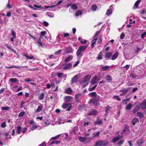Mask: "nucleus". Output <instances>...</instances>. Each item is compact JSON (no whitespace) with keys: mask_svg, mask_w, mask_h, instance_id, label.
<instances>
[{"mask_svg":"<svg viewBox=\"0 0 146 146\" xmlns=\"http://www.w3.org/2000/svg\"><path fill=\"white\" fill-rule=\"evenodd\" d=\"M99 96L98 95L96 92H92V103L95 106L99 105L98 103Z\"/></svg>","mask_w":146,"mask_h":146,"instance_id":"f257e3e1","label":"nucleus"},{"mask_svg":"<svg viewBox=\"0 0 146 146\" xmlns=\"http://www.w3.org/2000/svg\"><path fill=\"white\" fill-rule=\"evenodd\" d=\"M108 143V142L106 140H100L98 141L96 145V146H102L107 145Z\"/></svg>","mask_w":146,"mask_h":146,"instance_id":"f03ea898","label":"nucleus"},{"mask_svg":"<svg viewBox=\"0 0 146 146\" xmlns=\"http://www.w3.org/2000/svg\"><path fill=\"white\" fill-rule=\"evenodd\" d=\"M91 77V76L89 74L83 77L82 78V82L83 83H85L88 81Z\"/></svg>","mask_w":146,"mask_h":146,"instance_id":"7ed1b4c3","label":"nucleus"},{"mask_svg":"<svg viewBox=\"0 0 146 146\" xmlns=\"http://www.w3.org/2000/svg\"><path fill=\"white\" fill-rule=\"evenodd\" d=\"M72 107V106L70 104H67L65 103H64L62 106V108L64 109H66L68 108L67 110L68 111L70 110Z\"/></svg>","mask_w":146,"mask_h":146,"instance_id":"20e7f679","label":"nucleus"},{"mask_svg":"<svg viewBox=\"0 0 146 146\" xmlns=\"http://www.w3.org/2000/svg\"><path fill=\"white\" fill-rule=\"evenodd\" d=\"M90 135L89 134H86L85 135V137L80 136L78 137L79 141L81 142H84L86 139H87V137Z\"/></svg>","mask_w":146,"mask_h":146,"instance_id":"39448f33","label":"nucleus"},{"mask_svg":"<svg viewBox=\"0 0 146 146\" xmlns=\"http://www.w3.org/2000/svg\"><path fill=\"white\" fill-rule=\"evenodd\" d=\"M78 75H76L72 78L71 81V84H73L74 83H76L78 79Z\"/></svg>","mask_w":146,"mask_h":146,"instance_id":"423d86ee","label":"nucleus"},{"mask_svg":"<svg viewBox=\"0 0 146 146\" xmlns=\"http://www.w3.org/2000/svg\"><path fill=\"white\" fill-rule=\"evenodd\" d=\"M100 80H99L98 77L95 76L92 79V84H95L98 83V81Z\"/></svg>","mask_w":146,"mask_h":146,"instance_id":"0eeeda50","label":"nucleus"},{"mask_svg":"<svg viewBox=\"0 0 146 146\" xmlns=\"http://www.w3.org/2000/svg\"><path fill=\"white\" fill-rule=\"evenodd\" d=\"M87 47V46H80L77 50L84 53V51L86 50Z\"/></svg>","mask_w":146,"mask_h":146,"instance_id":"6e6552de","label":"nucleus"},{"mask_svg":"<svg viewBox=\"0 0 146 146\" xmlns=\"http://www.w3.org/2000/svg\"><path fill=\"white\" fill-rule=\"evenodd\" d=\"M83 53L77 50L76 51V55L78 59H80L82 57Z\"/></svg>","mask_w":146,"mask_h":146,"instance_id":"1a4fd4ad","label":"nucleus"},{"mask_svg":"<svg viewBox=\"0 0 146 146\" xmlns=\"http://www.w3.org/2000/svg\"><path fill=\"white\" fill-rule=\"evenodd\" d=\"M65 51L66 54H68L72 52L73 50L72 47H69L66 48Z\"/></svg>","mask_w":146,"mask_h":146,"instance_id":"9d476101","label":"nucleus"},{"mask_svg":"<svg viewBox=\"0 0 146 146\" xmlns=\"http://www.w3.org/2000/svg\"><path fill=\"white\" fill-rule=\"evenodd\" d=\"M94 124L95 125L99 124L101 125L103 124V122L99 118H98L96 121L94 122Z\"/></svg>","mask_w":146,"mask_h":146,"instance_id":"9b49d317","label":"nucleus"},{"mask_svg":"<svg viewBox=\"0 0 146 146\" xmlns=\"http://www.w3.org/2000/svg\"><path fill=\"white\" fill-rule=\"evenodd\" d=\"M72 56L71 55H70L65 59L64 62H65V63L67 62L72 60Z\"/></svg>","mask_w":146,"mask_h":146,"instance_id":"f8f14e48","label":"nucleus"},{"mask_svg":"<svg viewBox=\"0 0 146 146\" xmlns=\"http://www.w3.org/2000/svg\"><path fill=\"white\" fill-rule=\"evenodd\" d=\"M140 107L143 109H145L146 108V99L144 100L141 103Z\"/></svg>","mask_w":146,"mask_h":146,"instance_id":"ddd939ff","label":"nucleus"},{"mask_svg":"<svg viewBox=\"0 0 146 146\" xmlns=\"http://www.w3.org/2000/svg\"><path fill=\"white\" fill-rule=\"evenodd\" d=\"M112 54V53L110 52H107L106 54L105 58L107 60L108 59H110V58L111 57Z\"/></svg>","mask_w":146,"mask_h":146,"instance_id":"4468645a","label":"nucleus"},{"mask_svg":"<svg viewBox=\"0 0 146 146\" xmlns=\"http://www.w3.org/2000/svg\"><path fill=\"white\" fill-rule=\"evenodd\" d=\"M123 136L121 135H119L117 137H114L112 141L113 142H114L118 140L123 137Z\"/></svg>","mask_w":146,"mask_h":146,"instance_id":"2eb2a0df","label":"nucleus"},{"mask_svg":"<svg viewBox=\"0 0 146 146\" xmlns=\"http://www.w3.org/2000/svg\"><path fill=\"white\" fill-rule=\"evenodd\" d=\"M131 88V87H128L127 89L123 88L119 90V92H123L124 93H125L128 92L130 90Z\"/></svg>","mask_w":146,"mask_h":146,"instance_id":"dca6fc26","label":"nucleus"},{"mask_svg":"<svg viewBox=\"0 0 146 146\" xmlns=\"http://www.w3.org/2000/svg\"><path fill=\"white\" fill-rule=\"evenodd\" d=\"M106 79L108 82H110L112 81V77L109 75H107L106 76Z\"/></svg>","mask_w":146,"mask_h":146,"instance_id":"f3484780","label":"nucleus"},{"mask_svg":"<svg viewBox=\"0 0 146 146\" xmlns=\"http://www.w3.org/2000/svg\"><path fill=\"white\" fill-rule=\"evenodd\" d=\"M81 94H78L77 95H75L76 102H78V104H79V103L80 102L79 98L80 96H81Z\"/></svg>","mask_w":146,"mask_h":146,"instance_id":"a211bd4d","label":"nucleus"},{"mask_svg":"<svg viewBox=\"0 0 146 146\" xmlns=\"http://www.w3.org/2000/svg\"><path fill=\"white\" fill-rule=\"evenodd\" d=\"M110 66H103L101 68V70L102 71H105L109 69Z\"/></svg>","mask_w":146,"mask_h":146,"instance_id":"6ab92c4d","label":"nucleus"},{"mask_svg":"<svg viewBox=\"0 0 146 146\" xmlns=\"http://www.w3.org/2000/svg\"><path fill=\"white\" fill-rule=\"evenodd\" d=\"M129 132V127L127 126L124 128L123 131L122 132V134H125V133L126 134H128Z\"/></svg>","mask_w":146,"mask_h":146,"instance_id":"aec40b11","label":"nucleus"},{"mask_svg":"<svg viewBox=\"0 0 146 146\" xmlns=\"http://www.w3.org/2000/svg\"><path fill=\"white\" fill-rule=\"evenodd\" d=\"M23 56H24L26 57H27V58L30 59H35L34 57L33 56H31L29 57L27 55V54H25V53H24L23 54Z\"/></svg>","mask_w":146,"mask_h":146,"instance_id":"412c9836","label":"nucleus"},{"mask_svg":"<svg viewBox=\"0 0 146 146\" xmlns=\"http://www.w3.org/2000/svg\"><path fill=\"white\" fill-rule=\"evenodd\" d=\"M118 55V53L116 52L111 57V59L113 60H115L117 57Z\"/></svg>","mask_w":146,"mask_h":146,"instance_id":"4be33fe9","label":"nucleus"},{"mask_svg":"<svg viewBox=\"0 0 146 146\" xmlns=\"http://www.w3.org/2000/svg\"><path fill=\"white\" fill-rule=\"evenodd\" d=\"M130 99L129 98H127L122 100V103L123 104L126 105L127 102H129Z\"/></svg>","mask_w":146,"mask_h":146,"instance_id":"5701e85b","label":"nucleus"},{"mask_svg":"<svg viewBox=\"0 0 146 146\" xmlns=\"http://www.w3.org/2000/svg\"><path fill=\"white\" fill-rule=\"evenodd\" d=\"M78 40L79 41H80V42L82 44H85L87 43V40H84L82 39V38L80 37H79L78 38Z\"/></svg>","mask_w":146,"mask_h":146,"instance_id":"b1692460","label":"nucleus"},{"mask_svg":"<svg viewBox=\"0 0 146 146\" xmlns=\"http://www.w3.org/2000/svg\"><path fill=\"white\" fill-rule=\"evenodd\" d=\"M72 92V90L70 88H68L65 90V92L67 94H71Z\"/></svg>","mask_w":146,"mask_h":146,"instance_id":"393cba45","label":"nucleus"},{"mask_svg":"<svg viewBox=\"0 0 146 146\" xmlns=\"http://www.w3.org/2000/svg\"><path fill=\"white\" fill-rule=\"evenodd\" d=\"M42 105L41 104H40V105L38 106L37 109L36 110L35 112L37 113L41 111L42 108Z\"/></svg>","mask_w":146,"mask_h":146,"instance_id":"a878e982","label":"nucleus"},{"mask_svg":"<svg viewBox=\"0 0 146 146\" xmlns=\"http://www.w3.org/2000/svg\"><path fill=\"white\" fill-rule=\"evenodd\" d=\"M71 9L74 10H76L78 9V6L75 3H73L71 5Z\"/></svg>","mask_w":146,"mask_h":146,"instance_id":"bb28decb","label":"nucleus"},{"mask_svg":"<svg viewBox=\"0 0 146 146\" xmlns=\"http://www.w3.org/2000/svg\"><path fill=\"white\" fill-rule=\"evenodd\" d=\"M72 67V64L70 63H69L64 67V69H68Z\"/></svg>","mask_w":146,"mask_h":146,"instance_id":"cd10ccee","label":"nucleus"},{"mask_svg":"<svg viewBox=\"0 0 146 146\" xmlns=\"http://www.w3.org/2000/svg\"><path fill=\"white\" fill-rule=\"evenodd\" d=\"M133 105L132 104L129 103L126 105V108L128 110H131L132 107Z\"/></svg>","mask_w":146,"mask_h":146,"instance_id":"c85d7f7f","label":"nucleus"},{"mask_svg":"<svg viewBox=\"0 0 146 146\" xmlns=\"http://www.w3.org/2000/svg\"><path fill=\"white\" fill-rule=\"evenodd\" d=\"M98 8L97 6L95 4H93L92 5V11H96Z\"/></svg>","mask_w":146,"mask_h":146,"instance_id":"c756f323","label":"nucleus"},{"mask_svg":"<svg viewBox=\"0 0 146 146\" xmlns=\"http://www.w3.org/2000/svg\"><path fill=\"white\" fill-rule=\"evenodd\" d=\"M21 129V127L20 126H17V127L16 133L18 134H20Z\"/></svg>","mask_w":146,"mask_h":146,"instance_id":"7c9ffc66","label":"nucleus"},{"mask_svg":"<svg viewBox=\"0 0 146 146\" xmlns=\"http://www.w3.org/2000/svg\"><path fill=\"white\" fill-rule=\"evenodd\" d=\"M105 108H106L105 112L106 113L105 115H107L108 114L109 111L110 110L111 107L108 106L107 107H105Z\"/></svg>","mask_w":146,"mask_h":146,"instance_id":"2f4dec72","label":"nucleus"},{"mask_svg":"<svg viewBox=\"0 0 146 146\" xmlns=\"http://www.w3.org/2000/svg\"><path fill=\"white\" fill-rule=\"evenodd\" d=\"M71 100V98L70 96H66L64 97V100L66 102H70Z\"/></svg>","mask_w":146,"mask_h":146,"instance_id":"473e14b6","label":"nucleus"},{"mask_svg":"<svg viewBox=\"0 0 146 146\" xmlns=\"http://www.w3.org/2000/svg\"><path fill=\"white\" fill-rule=\"evenodd\" d=\"M82 12L80 10H78L76 11L75 15L76 16H78L82 15Z\"/></svg>","mask_w":146,"mask_h":146,"instance_id":"72a5a7b5","label":"nucleus"},{"mask_svg":"<svg viewBox=\"0 0 146 146\" xmlns=\"http://www.w3.org/2000/svg\"><path fill=\"white\" fill-rule=\"evenodd\" d=\"M85 105H78V109L80 110H83L85 108Z\"/></svg>","mask_w":146,"mask_h":146,"instance_id":"f704fd0d","label":"nucleus"},{"mask_svg":"<svg viewBox=\"0 0 146 146\" xmlns=\"http://www.w3.org/2000/svg\"><path fill=\"white\" fill-rule=\"evenodd\" d=\"M9 81L11 82L16 83L18 81V80L16 78H11L9 79Z\"/></svg>","mask_w":146,"mask_h":146,"instance_id":"c9c22d12","label":"nucleus"},{"mask_svg":"<svg viewBox=\"0 0 146 146\" xmlns=\"http://www.w3.org/2000/svg\"><path fill=\"white\" fill-rule=\"evenodd\" d=\"M138 121V119L136 117L134 118L132 121V123L133 125H134L135 123Z\"/></svg>","mask_w":146,"mask_h":146,"instance_id":"e433bc0d","label":"nucleus"},{"mask_svg":"<svg viewBox=\"0 0 146 146\" xmlns=\"http://www.w3.org/2000/svg\"><path fill=\"white\" fill-rule=\"evenodd\" d=\"M112 10L111 9H110L108 10L106 13V14L107 15H109L112 14Z\"/></svg>","mask_w":146,"mask_h":146,"instance_id":"4c0bfd02","label":"nucleus"},{"mask_svg":"<svg viewBox=\"0 0 146 146\" xmlns=\"http://www.w3.org/2000/svg\"><path fill=\"white\" fill-rule=\"evenodd\" d=\"M44 93H41L39 96V100H43L44 96Z\"/></svg>","mask_w":146,"mask_h":146,"instance_id":"58836bf2","label":"nucleus"},{"mask_svg":"<svg viewBox=\"0 0 146 146\" xmlns=\"http://www.w3.org/2000/svg\"><path fill=\"white\" fill-rule=\"evenodd\" d=\"M98 39V37L96 38H94L93 40L92 41V48L94 47V45L96 43L97 40Z\"/></svg>","mask_w":146,"mask_h":146,"instance_id":"ea45409f","label":"nucleus"},{"mask_svg":"<svg viewBox=\"0 0 146 146\" xmlns=\"http://www.w3.org/2000/svg\"><path fill=\"white\" fill-rule=\"evenodd\" d=\"M100 131H98L96 133H94L93 134V137H98L100 133Z\"/></svg>","mask_w":146,"mask_h":146,"instance_id":"a19ab883","label":"nucleus"},{"mask_svg":"<svg viewBox=\"0 0 146 146\" xmlns=\"http://www.w3.org/2000/svg\"><path fill=\"white\" fill-rule=\"evenodd\" d=\"M25 112L24 111L21 112L19 114V117H21L23 116L25 114Z\"/></svg>","mask_w":146,"mask_h":146,"instance_id":"79ce46f5","label":"nucleus"},{"mask_svg":"<svg viewBox=\"0 0 146 146\" xmlns=\"http://www.w3.org/2000/svg\"><path fill=\"white\" fill-rule=\"evenodd\" d=\"M11 35L13 36V37L14 38H16V34L15 32L13 29L11 30Z\"/></svg>","mask_w":146,"mask_h":146,"instance_id":"37998d69","label":"nucleus"},{"mask_svg":"<svg viewBox=\"0 0 146 146\" xmlns=\"http://www.w3.org/2000/svg\"><path fill=\"white\" fill-rule=\"evenodd\" d=\"M98 60L102 59V52H101L99 54L98 57L97 58Z\"/></svg>","mask_w":146,"mask_h":146,"instance_id":"c03bdc74","label":"nucleus"},{"mask_svg":"<svg viewBox=\"0 0 146 146\" xmlns=\"http://www.w3.org/2000/svg\"><path fill=\"white\" fill-rule=\"evenodd\" d=\"M9 109V107L8 106L2 107L1 110H8Z\"/></svg>","mask_w":146,"mask_h":146,"instance_id":"a18cd8bd","label":"nucleus"},{"mask_svg":"<svg viewBox=\"0 0 146 146\" xmlns=\"http://www.w3.org/2000/svg\"><path fill=\"white\" fill-rule=\"evenodd\" d=\"M140 1H137L134 4V7L135 8H137V7Z\"/></svg>","mask_w":146,"mask_h":146,"instance_id":"49530a36","label":"nucleus"},{"mask_svg":"<svg viewBox=\"0 0 146 146\" xmlns=\"http://www.w3.org/2000/svg\"><path fill=\"white\" fill-rule=\"evenodd\" d=\"M37 43L39 44V45H38V46H40L42 47H43V45H42V43L41 41V40H40V41L39 40H38L37 41Z\"/></svg>","mask_w":146,"mask_h":146,"instance_id":"de8ad7c7","label":"nucleus"},{"mask_svg":"<svg viewBox=\"0 0 146 146\" xmlns=\"http://www.w3.org/2000/svg\"><path fill=\"white\" fill-rule=\"evenodd\" d=\"M137 114L138 117H141L143 116V114L141 112H138L137 113Z\"/></svg>","mask_w":146,"mask_h":146,"instance_id":"09e8293b","label":"nucleus"},{"mask_svg":"<svg viewBox=\"0 0 146 146\" xmlns=\"http://www.w3.org/2000/svg\"><path fill=\"white\" fill-rule=\"evenodd\" d=\"M138 143L139 145H141L144 143V141L143 139H141L139 140Z\"/></svg>","mask_w":146,"mask_h":146,"instance_id":"8fccbe9b","label":"nucleus"},{"mask_svg":"<svg viewBox=\"0 0 146 146\" xmlns=\"http://www.w3.org/2000/svg\"><path fill=\"white\" fill-rule=\"evenodd\" d=\"M6 126V122L5 121H4L3 123L1 124V127L2 128H5Z\"/></svg>","mask_w":146,"mask_h":146,"instance_id":"3c124183","label":"nucleus"},{"mask_svg":"<svg viewBox=\"0 0 146 146\" xmlns=\"http://www.w3.org/2000/svg\"><path fill=\"white\" fill-rule=\"evenodd\" d=\"M46 32L45 31H42L40 32V35L43 36H44L46 34Z\"/></svg>","mask_w":146,"mask_h":146,"instance_id":"603ef678","label":"nucleus"},{"mask_svg":"<svg viewBox=\"0 0 146 146\" xmlns=\"http://www.w3.org/2000/svg\"><path fill=\"white\" fill-rule=\"evenodd\" d=\"M48 16L50 17H52L54 16V15L53 14H51L50 12H47Z\"/></svg>","mask_w":146,"mask_h":146,"instance_id":"864d4df0","label":"nucleus"},{"mask_svg":"<svg viewBox=\"0 0 146 146\" xmlns=\"http://www.w3.org/2000/svg\"><path fill=\"white\" fill-rule=\"evenodd\" d=\"M124 141L123 140H121L120 141L117 143L118 145L117 146H120L121 145L123 144Z\"/></svg>","mask_w":146,"mask_h":146,"instance_id":"5fc2aeb1","label":"nucleus"},{"mask_svg":"<svg viewBox=\"0 0 146 146\" xmlns=\"http://www.w3.org/2000/svg\"><path fill=\"white\" fill-rule=\"evenodd\" d=\"M97 113V111L95 110H93L92 111V115H96Z\"/></svg>","mask_w":146,"mask_h":146,"instance_id":"6e6d98bb","label":"nucleus"},{"mask_svg":"<svg viewBox=\"0 0 146 146\" xmlns=\"http://www.w3.org/2000/svg\"><path fill=\"white\" fill-rule=\"evenodd\" d=\"M113 98H114V99H116L117 100H118V101H120L121 100V99H120V98H119L118 96H114L113 97Z\"/></svg>","mask_w":146,"mask_h":146,"instance_id":"4d7b16f0","label":"nucleus"},{"mask_svg":"<svg viewBox=\"0 0 146 146\" xmlns=\"http://www.w3.org/2000/svg\"><path fill=\"white\" fill-rule=\"evenodd\" d=\"M58 77L60 78L63 76V73L62 72H59L57 74Z\"/></svg>","mask_w":146,"mask_h":146,"instance_id":"13d9d810","label":"nucleus"},{"mask_svg":"<svg viewBox=\"0 0 146 146\" xmlns=\"http://www.w3.org/2000/svg\"><path fill=\"white\" fill-rule=\"evenodd\" d=\"M99 34V31H97L96 33L94 36L93 38H96L97 37H98V35Z\"/></svg>","mask_w":146,"mask_h":146,"instance_id":"bf43d9fd","label":"nucleus"},{"mask_svg":"<svg viewBox=\"0 0 146 146\" xmlns=\"http://www.w3.org/2000/svg\"><path fill=\"white\" fill-rule=\"evenodd\" d=\"M62 50H59L56 51L55 53L54 54L55 55H57L60 54Z\"/></svg>","mask_w":146,"mask_h":146,"instance_id":"052dcab7","label":"nucleus"},{"mask_svg":"<svg viewBox=\"0 0 146 146\" xmlns=\"http://www.w3.org/2000/svg\"><path fill=\"white\" fill-rule=\"evenodd\" d=\"M38 127L37 126H33L31 128V130L33 131L34 130L36 129Z\"/></svg>","mask_w":146,"mask_h":146,"instance_id":"680f3d73","label":"nucleus"},{"mask_svg":"<svg viewBox=\"0 0 146 146\" xmlns=\"http://www.w3.org/2000/svg\"><path fill=\"white\" fill-rule=\"evenodd\" d=\"M146 35V32H144L143 34H142L141 35V38H143Z\"/></svg>","mask_w":146,"mask_h":146,"instance_id":"e2e57ef3","label":"nucleus"},{"mask_svg":"<svg viewBox=\"0 0 146 146\" xmlns=\"http://www.w3.org/2000/svg\"><path fill=\"white\" fill-rule=\"evenodd\" d=\"M10 3L9 2L7 4V7L9 9H11L12 8V7L11 5H10Z\"/></svg>","mask_w":146,"mask_h":146,"instance_id":"0e129e2a","label":"nucleus"},{"mask_svg":"<svg viewBox=\"0 0 146 146\" xmlns=\"http://www.w3.org/2000/svg\"><path fill=\"white\" fill-rule=\"evenodd\" d=\"M80 61L79 60H78L76 61L75 64L74 65V67H75L78 65L80 63Z\"/></svg>","mask_w":146,"mask_h":146,"instance_id":"69168bd1","label":"nucleus"},{"mask_svg":"<svg viewBox=\"0 0 146 146\" xmlns=\"http://www.w3.org/2000/svg\"><path fill=\"white\" fill-rule=\"evenodd\" d=\"M43 24L45 25V26H47L49 25V23L46 21H44L43 22Z\"/></svg>","mask_w":146,"mask_h":146,"instance_id":"338daca9","label":"nucleus"},{"mask_svg":"<svg viewBox=\"0 0 146 146\" xmlns=\"http://www.w3.org/2000/svg\"><path fill=\"white\" fill-rule=\"evenodd\" d=\"M132 141V140H130L128 141L129 145V146H133V144L131 143Z\"/></svg>","mask_w":146,"mask_h":146,"instance_id":"774afa93","label":"nucleus"}]
</instances>
